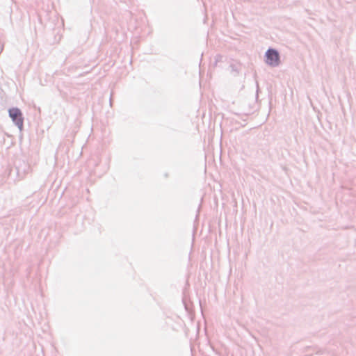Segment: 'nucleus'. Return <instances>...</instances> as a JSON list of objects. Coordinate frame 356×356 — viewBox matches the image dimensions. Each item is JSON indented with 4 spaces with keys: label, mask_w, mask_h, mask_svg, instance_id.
Wrapping results in <instances>:
<instances>
[{
    "label": "nucleus",
    "mask_w": 356,
    "mask_h": 356,
    "mask_svg": "<svg viewBox=\"0 0 356 356\" xmlns=\"http://www.w3.org/2000/svg\"><path fill=\"white\" fill-rule=\"evenodd\" d=\"M229 68L231 70V74L234 76H238L241 70H242V65L240 63L234 62L232 63L229 65Z\"/></svg>",
    "instance_id": "nucleus-3"
},
{
    "label": "nucleus",
    "mask_w": 356,
    "mask_h": 356,
    "mask_svg": "<svg viewBox=\"0 0 356 356\" xmlns=\"http://www.w3.org/2000/svg\"><path fill=\"white\" fill-rule=\"evenodd\" d=\"M8 115L19 131H22L24 129V115L22 111L17 107L10 108L8 109Z\"/></svg>",
    "instance_id": "nucleus-1"
},
{
    "label": "nucleus",
    "mask_w": 356,
    "mask_h": 356,
    "mask_svg": "<svg viewBox=\"0 0 356 356\" xmlns=\"http://www.w3.org/2000/svg\"><path fill=\"white\" fill-rule=\"evenodd\" d=\"M222 58V56L221 55H217L215 58L216 59L215 65H216L218 62L220 61Z\"/></svg>",
    "instance_id": "nucleus-4"
},
{
    "label": "nucleus",
    "mask_w": 356,
    "mask_h": 356,
    "mask_svg": "<svg viewBox=\"0 0 356 356\" xmlns=\"http://www.w3.org/2000/svg\"><path fill=\"white\" fill-rule=\"evenodd\" d=\"M265 62L270 67H277L280 64L279 51L273 48H269L265 53Z\"/></svg>",
    "instance_id": "nucleus-2"
}]
</instances>
